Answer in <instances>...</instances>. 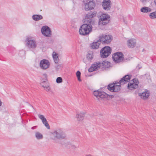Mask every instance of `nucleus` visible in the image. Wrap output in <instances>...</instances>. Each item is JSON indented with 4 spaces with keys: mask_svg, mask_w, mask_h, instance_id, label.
I'll use <instances>...</instances> for the list:
<instances>
[{
    "mask_svg": "<svg viewBox=\"0 0 156 156\" xmlns=\"http://www.w3.org/2000/svg\"><path fill=\"white\" fill-rule=\"evenodd\" d=\"M35 136L38 140H41L43 138L42 134L38 132H37L35 133Z\"/></svg>",
    "mask_w": 156,
    "mask_h": 156,
    "instance_id": "nucleus-26",
    "label": "nucleus"
},
{
    "mask_svg": "<svg viewBox=\"0 0 156 156\" xmlns=\"http://www.w3.org/2000/svg\"><path fill=\"white\" fill-rule=\"evenodd\" d=\"M149 16L151 19L156 18V11L150 13L149 14Z\"/></svg>",
    "mask_w": 156,
    "mask_h": 156,
    "instance_id": "nucleus-27",
    "label": "nucleus"
},
{
    "mask_svg": "<svg viewBox=\"0 0 156 156\" xmlns=\"http://www.w3.org/2000/svg\"><path fill=\"white\" fill-rule=\"evenodd\" d=\"M131 78V76L128 75H126L122 78L119 82L122 85L127 83L129 82Z\"/></svg>",
    "mask_w": 156,
    "mask_h": 156,
    "instance_id": "nucleus-15",
    "label": "nucleus"
},
{
    "mask_svg": "<svg viewBox=\"0 0 156 156\" xmlns=\"http://www.w3.org/2000/svg\"><path fill=\"white\" fill-rule=\"evenodd\" d=\"M55 67L56 70L58 71L59 69H62V64H58L55 66Z\"/></svg>",
    "mask_w": 156,
    "mask_h": 156,
    "instance_id": "nucleus-31",
    "label": "nucleus"
},
{
    "mask_svg": "<svg viewBox=\"0 0 156 156\" xmlns=\"http://www.w3.org/2000/svg\"><path fill=\"white\" fill-rule=\"evenodd\" d=\"M110 66V63L106 61H103L101 62H94L88 69L89 72L95 71L101 68L104 70L106 68H108Z\"/></svg>",
    "mask_w": 156,
    "mask_h": 156,
    "instance_id": "nucleus-1",
    "label": "nucleus"
},
{
    "mask_svg": "<svg viewBox=\"0 0 156 156\" xmlns=\"http://www.w3.org/2000/svg\"><path fill=\"white\" fill-rule=\"evenodd\" d=\"M37 126H35L32 127L31 128V129H34L35 128L37 127Z\"/></svg>",
    "mask_w": 156,
    "mask_h": 156,
    "instance_id": "nucleus-39",
    "label": "nucleus"
},
{
    "mask_svg": "<svg viewBox=\"0 0 156 156\" xmlns=\"http://www.w3.org/2000/svg\"><path fill=\"white\" fill-rule=\"evenodd\" d=\"M43 75L44 76L43 79L45 80H47V77L48 76L47 74L45 73L43 74Z\"/></svg>",
    "mask_w": 156,
    "mask_h": 156,
    "instance_id": "nucleus-35",
    "label": "nucleus"
},
{
    "mask_svg": "<svg viewBox=\"0 0 156 156\" xmlns=\"http://www.w3.org/2000/svg\"><path fill=\"white\" fill-rule=\"evenodd\" d=\"M140 11L142 12L147 13L151 12V9L147 7H144L141 8Z\"/></svg>",
    "mask_w": 156,
    "mask_h": 156,
    "instance_id": "nucleus-21",
    "label": "nucleus"
},
{
    "mask_svg": "<svg viewBox=\"0 0 156 156\" xmlns=\"http://www.w3.org/2000/svg\"><path fill=\"white\" fill-rule=\"evenodd\" d=\"M118 82H115V83H116V85H119V84H118Z\"/></svg>",
    "mask_w": 156,
    "mask_h": 156,
    "instance_id": "nucleus-40",
    "label": "nucleus"
},
{
    "mask_svg": "<svg viewBox=\"0 0 156 156\" xmlns=\"http://www.w3.org/2000/svg\"><path fill=\"white\" fill-rule=\"evenodd\" d=\"M73 27H76V25H74L73 26Z\"/></svg>",
    "mask_w": 156,
    "mask_h": 156,
    "instance_id": "nucleus-41",
    "label": "nucleus"
},
{
    "mask_svg": "<svg viewBox=\"0 0 156 156\" xmlns=\"http://www.w3.org/2000/svg\"><path fill=\"white\" fill-rule=\"evenodd\" d=\"M110 20V16L109 15L102 13L99 19L98 24L100 26L106 25L109 23Z\"/></svg>",
    "mask_w": 156,
    "mask_h": 156,
    "instance_id": "nucleus-4",
    "label": "nucleus"
},
{
    "mask_svg": "<svg viewBox=\"0 0 156 156\" xmlns=\"http://www.w3.org/2000/svg\"><path fill=\"white\" fill-rule=\"evenodd\" d=\"M108 96H109V95L107 94L106 93L104 92H101V94H100L99 96V98H101V99L103 98H107Z\"/></svg>",
    "mask_w": 156,
    "mask_h": 156,
    "instance_id": "nucleus-25",
    "label": "nucleus"
},
{
    "mask_svg": "<svg viewBox=\"0 0 156 156\" xmlns=\"http://www.w3.org/2000/svg\"><path fill=\"white\" fill-rule=\"evenodd\" d=\"M56 82L57 83H60L62 82V78L61 77H58L56 80Z\"/></svg>",
    "mask_w": 156,
    "mask_h": 156,
    "instance_id": "nucleus-33",
    "label": "nucleus"
},
{
    "mask_svg": "<svg viewBox=\"0 0 156 156\" xmlns=\"http://www.w3.org/2000/svg\"><path fill=\"white\" fill-rule=\"evenodd\" d=\"M44 88V89L47 91H49L50 89V88L49 87L48 85H47Z\"/></svg>",
    "mask_w": 156,
    "mask_h": 156,
    "instance_id": "nucleus-36",
    "label": "nucleus"
},
{
    "mask_svg": "<svg viewBox=\"0 0 156 156\" xmlns=\"http://www.w3.org/2000/svg\"><path fill=\"white\" fill-rule=\"evenodd\" d=\"M51 138L57 142V140L65 139L66 135L63 131L60 129H58L51 133Z\"/></svg>",
    "mask_w": 156,
    "mask_h": 156,
    "instance_id": "nucleus-2",
    "label": "nucleus"
},
{
    "mask_svg": "<svg viewBox=\"0 0 156 156\" xmlns=\"http://www.w3.org/2000/svg\"><path fill=\"white\" fill-rule=\"evenodd\" d=\"M101 92L99 91L98 90H96L94 91L93 94L97 98L99 99V97L100 94H101Z\"/></svg>",
    "mask_w": 156,
    "mask_h": 156,
    "instance_id": "nucleus-28",
    "label": "nucleus"
},
{
    "mask_svg": "<svg viewBox=\"0 0 156 156\" xmlns=\"http://www.w3.org/2000/svg\"><path fill=\"white\" fill-rule=\"evenodd\" d=\"M101 43L99 39L97 40L96 41L93 42L91 45V48L93 49L98 48Z\"/></svg>",
    "mask_w": 156,
    "mask_h": 156,
    "instance_id": "nucleus-19",
    "label": "nucleus"
},
{
    "mask_svg": "<svg viewBox=\"0 0 156 156\" xmlns=\"http://www.w3.org/2000/svg\"><path fill=\"white\" fill-rule=\"evenodd\" d=\"M86 23L81 25L80 28L79 33L80 35H87L92 31V24Z\"/></svg>",
    "mask_w": 156,
    "mask_h": 156,
    "instance_id": "nucleus-3",
    "label": "nucleus"
},
{
    "mask_svg": "<svg viewBox=\"0 0 156 156\" xmlns=\"http://www.w3.org/2000/svg\"><path fill=\"white\" fill-rule=\"evenodd\" d=\"M73 23V21H72V25Z\"/></svg>",
    "mask_w": 156,
    "mask_h": 156,
    "instance_id": "nucleus-43",
    "label": "nucleus"
},
{
    "mask_svg": "<svg viewBox=\"0 0 156 156\" xmlns=\"http://www.w3.org/2000/svg\"><path fill=\"white\" fill-rule=\"evenodd\" d=\"M97 12L96 11H90L85 15L84 22H87V23H89L93 24L94 20L92 18L95 17L97 14Z\"/></svg>",
    "mask_w": 156,
    "mask_h": 156,
    "instance_id": "nucleus-6",
    "label": "nucleus"
},
{
    "mask_svg": "<svg viewBox=\"0 0 156 156\" xmlns=\"http://www.w3.org/2000/svg\"><path fill=\"white\" fill-rule=\"evenodd\" d=\"M139 95L140 96L141 98L142 99L146 100L149 97L150 95V94L147 90H145L144 92L141 94H139Z\"/></svg>",
    "mask_w": 156,
    "mask_h": 156,
    "instance_id": "nucleus-18",
    "label": "nucleus"
},
{
    "mask_svg": "<svg viewBox=\"0 0 156 156\" xmlns=\"http://www.w3.org/2000/svg\"><path fill=\"white\" fill-rule=\"evenodd\" d=\"M93 58V53L92 51H89L87 55V58L89 61L91 60Z\"/></svg>",
    "mask_w": 156,
    "mask_h": 156,
    "instance_id": "nucleus-22",
    "label": "nucleus"
},
{
    "mask_svg": "<svg viewBox=\"0 0 156 156\" xmlns=\"http://www.w3.org/2000/svg\"><path fill=\"white\" fill-rule=\"evenodd\" d=\"M132 80L133 81V83H135L136 84L137 83V85H138L139 83V82L137 80H136L135 78L133 79Z\"/></svg>",
    "mask_w": 156,
    "mask_h": 156,
    "instance_id": "nucleus-34",
    "label": "nucleus"
},
{
    "mask_svg": "<svg viewBox=\"0 0 156 156\" xmlns=\"http://www.w3.org/2000/svg\"><path fill=\"white\" fill-rule=\"evenodd\" d=\"M38 117L41 120L42 122H44L46 119L45 118L44 116L43 115H38Z\"/></svg>",
    "mask_w": 156,
    "mask_h": 156,
    "instance_id": "nucleus-32",
    "label": "nucleus"
},
{
    "mask_svg": "<svg viewBox=\"0 0 156 156\" xmlns=\"http://www.w3.org/2000/svg\"><path fill=\"white\" fill-rule=\"evenodd\" d=\"M57 55V54L55 52H53L52 56L54 61L55 63H58L59 61V58Z\"/></svg>",
    "mask_w": 156,
    "mask_h": 156,
    "instance_id": "nucleus-24",
    "label": "nucleus"
},
{
    "mask_svg": "<svg viewBox=\"0 0 156 156\" xmlns=\"http://www.w3.org/2000/svg\"><path fill=\"white\" fill-rule=\"evenodd\" d=\"M142 3H144L146 2L147 0H140Z\"/></svg>",
    "mask_w": 156,
    "mask_h": 156,
    "instance_id": "nucleus-38",
    "label": "nucleus"
},
{
    "mask_svg": "<svg viewBox=\"0 0 156 156\" xmlns=\"http://www.w3.org/2000/svg\"><path fill=\"white\" fill-rule=\"evenodd\" d=\"M138 87L137 83H132L129 82L128 84L127 88L130 90H133L136 89Z\"/></svg>",
    "mask_w": 156,
    "mask_h": 156,
    "instance_id": "nucleus-20",
    "label": "nucleus"
},
{
    "mask_svg": "<svg viewBox=\"0 0 156 156\" xmlns=\"http://www.w3.org/2000/svg\"><path fill=\"white\" fill-rule=\"evenodd\" d=\"M119 85H116V83H110L108 85L107 89L111 92H117L119 91L121 89V85L119 82L118 83Z\"/></svg>",
    "mask_w": 156,
    "mask_h": 156,
    "instance_id": "nucleus-9",
    "label": "nucleus"
},
{
    "mask_svg": "<svg viewBox=\"0 0 156 156\" xmlns=\"http://www.w3.org/2000/svg\"><path fill=\"white\" fill-rule=\"evenodd\" d=\"M154 2L155 3V4L156 5V0H154Z\"/></svg>",
    "mask_w": 156,
    "mask_h": 156,
    "instance_id": "nucleus-42",
    "label": "nucleus"
},
{
    "mask_svg": "<svg viewBox=\"0 0 156 156\" xmlns=\"http://www.w3.org/2000/svg\"><path fill=\"white\" fill-rule=\"evenodd\" d=\"M101 43L103 44H108L110 43L112 40V37L109 35L101 34L99 37Z\"/></svg>",
    "mask_w": 156,
    "mask_h": 156,
    "instance_id": "nucleus-7",
    "label": "nucleus"
},
{
    "mask_svg": "<svg viewBox=\"0 0 156 156\" xmlns=\"http://www.w3.org/2000/svg\"><path fill=\"white\" fill-rule=\"evenodd\" d=\"M32 17L33 20L36 21H38L43 18V16L40 15H33Z\"/></svg>",
    "mask_w": 156,
    "mask_h": 156,
    "instance_id": "nucleus-23",
    "label": "nucleus"
},
{
    "mask_svg": "<svg viewBox=\"0 0 156 156\" xmlns=\"http://www.w3.org/2000/svg\"><path fill=\"white\" fill-rule=\"evenodd\" d=\"M83 2L84 9L87 11L93 9L96 6V3L94 0H83Z\"/></svg>",
    "mask_w": 156,
    "mask_h": 156,
    "instance_id": "nucleus-5",
    "label": "nucleus"
},
{
    "mask_svg": "<svg viewBox=\"0 0 156 156\" xmlns=\"http://www.w3.org/2000/svg\"><path fill=\"white\" fill-rule=\"evenodd\" d=\"M136 41L135 39L131 38L127 41V45L129 48H133L135 47L136 45Z\"/></svg>",
    "mask_w": 156,
    "mask_h": 156,
    "instance_id": "nucleus-16",
    "label": "nucleus"
},
{
    "mask_svg": "<svg viewBox=\"0 0 156 156\" xmlns=\"http://www.w3.org/2000/svg\"><path fill=\"white\" fill-rule=\"evenodd\" d=\"M85 113L83 112H80L76 113V117L78 121H82L84 119Z\"/></svg>",
    "mask_w": 156,
    "mask_h": 156,
    "instance_id": "nucleus-17",
    "label": "nucleus"
},
{
    "mask_svg": "<svg viewBox=\"0 0 156 156\" xmlns=\"http://www.w3.org/2000/svg\"><path fill=\"white\" fill-rule=\"evenodd\" d=\"M112 49L109 46H105L101 49L100 51V54L102 58L108 57L111 53Z\"/></svg>",
    "mask_w": 156,
    "mask_h": 156,
    "instance_id": "nucleus-10",
    "label": "nucleus"
},
{
    "mask_svg": "<svg viewBox=\"0 0 156 156\" xmlns=\"http://www.w3.org/2000/svg\"><path fill=\"white\" fill-rule=\"evenodd\" d=\"M47 83L46 82H45V81H43V82H42L41 83V85L42 87H43L44 88L45 87L46 85H44V83Z\"/></svg>",
    "mask_w": 156,
    "mask_h": 156,
    "instance_id": "nucleus-37",
    "label": "nucleus"
},
{
    "mask_svg": "<svg viewBox=\"0 0 156 156\" xmlns=\"http://www.w3.org/2000/svg\"><path fill=\"white\" fill-rule=\"evenodd\" d=\"M49 66L50 64L48 60L44 59L41 61L40 66L41 69H46L49 67Z\"/></svg>",
    "mask_w": 156,
    "mask_h": 156,
    "instance_id": "nucleus-13",
    "label": "nucleus"
},
{
    "mask_svg": "<svg viewBox=\"0 0 156 156\" xmlns=\"http://www.w3.org/2000/svg\"><path fill=\"white\" fill-rule=\"evenodd\" d=\"M144 49L143 50V51H144Z\"/></svg>",
    "mask_w": 156,
    "mask_h": 156,
    "instance_id": "nucleus-44",
    "label": "nucleus"
},
{
    "mask_svg": "<svg viewBox=\"0 0 156 156\" xmlns=\"http://www.w3.org/2000/svg\"><path fill=\"white\" fill-rule=\"evenodd\" d=\"M76 76L79 81H81L82 80L80 78L81 73L79 71H78L76 73Z\"/></svg>",
    "mask_w": 156,
    "mask_h": 156,
    "instance_id": "nucleus-29",
    "label": "nucleus"
},
{
    "mask_svg": "<svg viewBox=\"0 0 156 156\" xmlns=\"http://www.w3.org/2000/svg\"><path fill=\"white\" fill-rule=\"evenodd\" d=\"M124 57V55L121 52H118L113 55L112 58L115 63H119L123 62Z\"/></svg>",
    "mask_w": 156,
    "mask_h": 156,
    "instance_id": "nucleus-8",
    "label": "nucleus"
},
{
    "mask_svg": "<svg viewBox=\"0 0 156 156\" xmlns=\"http://www.w3.org/2000/svg\"><path fill=\"white\" fill-rule=\"evenodd\" d=\"M111 3L110 0H103L102 5L103 9L105 10H109L111 8Z\"/></svg>",
    "mask_w": 156,
    "mask_h": 156,
    "instance_id": "nucleus-12",
    "label": "nucleus"
},
{
    "mask_svg": "<svg viewBox=\"0 0 156 156\" xmlns=\"http://www.w3.org/2000/svg\"><path fill=\"white\" fill-rule=\"evenodd\" d=\"M42 123L48 129H50V127L48 122L47 121L46 119H45V120L42 122Z\"/></svg>",
    "mask_w": 156,
    "mask_h": 156,
    "instance_id": "nucleus-30",
    "label": "nucleus"
},
{
    "mask_svg": "<svg viewBox=\"0 0 156 156\" xmlns=\"http://www.w3.org/2000/svg\"><path fill=\"white\" fill-rule=\"evenodd\" d=\"M41 32L42 34L44 36L49 37L51 36V31L50 28L47 26L42 27L41 29Z\"/></svg>",
    "mask_w": 156,
    "mask_h": 156,
    "instance_id": "nucleus-11",
    "label": "nucleus"
},
{
    "mask_svg": "<svg viewBox=\"0 0 156 156\" xmlns=\"http://www.w3.org/2000/svg\"><path fill=\"white\" fill-rule=\"evenodd\" d=\"M26 41H27V46L30 48H35L37 46L36 42L30 39L27 38Z\"/></svg>",
    "mask_w": 156,
    "mask_h": 156,
    "instance_id": "nucleus-14",
    "label": "nucleus"
}]
</instances>
